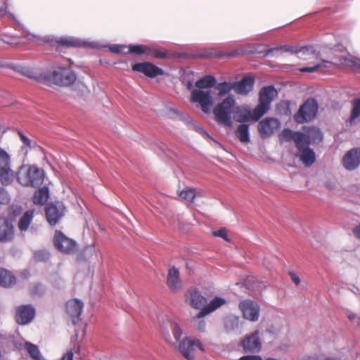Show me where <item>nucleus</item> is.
<instances>
[{
	"instance_id": "34",
	"label": "nucleus",
	"mask_w": 360,
	"mask_h": 360,
	"mask_svg": "<svg viewBox=\"0 0 360 360\" xmlns=\"http://www.w3.org/2000/svg\"><path fill=\"white\" fill-rule=\"evenodd\" d=\"M22 74L30 79L39 82L44 83L45 72H37L31 68H25L21 71Z\"/></svg>"
},
{
	"instance_id": "40",
	"label": "nucleus",
	"mask_w": 360,
	"mask_h": 360,
	"mask_svg": "<svg viewBox=\"0 0 360 360\" xmlns=\"http://www.w3.org/2000/svg\"><path fill=\"white\" fill-rule=\"evenodd\" d=\"M360 117V98L354 99L352 101V109L349 122L351 124L355 122Z\"/></svg>"
},
{
	"instance_id": "28",
	"label": "nucleus",
	"mask_w": 360,
	"mask_h": 360,
	"mask_svg": "<svg viewBox=\"0 0 360 360\" xmlns=\"http://www.w3.org/2000/svg\"><path fill=\"white\" fill-rule=\"evenodd\" d=\"M34 217V210H27L20 218L18 227L21 232L26 231Z\"/></svg>"
},
{
	"instance_id": "25",
	"label": "nucleus",
	"mask_w": 360,
	"mask_h": 360,
	"mask_svg": "<svg viewBox=\"0 0 360 360\" xmlns=\"http://www.w3.org/2000/svg\"><path fill=\"white\" fill-rule=\"evenodd\" d=\"M307 51L308 49L307 46L300 47L298 46H291V45H281L277 47L268 49L264 51V56H274V53L278 51L283 52H289L291 53H298L302 52L303 51Z\"/></svg>"
},
{
	"instance_id": "4",
	"label": "nucleus",
	"mask_w": 360,
	"mask_h": 360,
	"mask_svg": "<svg viewBox=\"0 0 360 360\" xmlns=\"http://www.w3.org/2000/svg\"><path fill=\"white\" fill-rule=\"evenodd\" d=\"M311 136L314 141L320 140L321 129L316 127H303L302 131H294L290 129L285 128L279 134L281 141H293L295 146L302 142L306 136Z\"/></svg>"
},
{
	"instance_id": "11",
	"label": "nucleus",
	"mask_w": 360,
	"mask_h": 360,
	"mask_svg": "<svg viewBox=\"0 0 360 360\" xmlns=\"http://www.w3.org/2000/svg\"><path fill=\"white\" fill-rule=\"evenodd\" d=\"M280 127L281 122L278 120L268 117L258 123L257 130L261 138L265 139L271 137Z\"/></svg>"
},
{
	"instance_id": "17",
	"label": "nucleus",
	"mask_w": 360,
	"mask_h": 360,
	"mask_svg": "<svg viewBox=\"0 0 360 360\" xmlns=\"http://www.w3.org/2000/svg\"><path fill=\"white\" fill-rule=\"evenodd\" d=\"M36 311L31 304L21 305L16 309L15 321L20 325L30 323L34 318Z\"/></svg>"
},
{
	"instance_id": "43",
	"label": "nucleus",
	"mask_w": 360,
	"mask_h": 360,
	"mask_svg": "<svg viewBox=\"0 0 360 360\" xmlns=\"http://www.w3.org/2000/svg\"><path fill=\"white\" fill-rule=\"evenodd\" d=\"M179 196L188 202H192L195 197V191L193 188H186L180 193Z\"/></svg>"
},
{
	"instance_id": "54",
	"label": "nucleus",
	"mask_w": 360,
	"mask_h": 360,
	"mask_svg": "<svg viewBox=\"0 0 360 360\" xmlns=\"http://www.w3.org/2000/svg\"><path fill=\"white\" fill-rule=\"evenodd\" d=\"M354 236L360 240V223H359L352 230Z\"/></svg>"
},
{
	"instance_id": "10",
	"label": "nucleus",
	"mask_w": 360,
	"mask_h": 360,
	"mask_svg": "<svg viewBox=\"0 0 360 360\" xmlns=\"http://www.w3.org/2000/svg\"><path fill=\"white\" fill-rule=\"evenodd\" d=\"M191 102L199 103L203 112L208 114L214 104L210 91L194 89L191 91Z\"/></svg>"
},
{
	"instance_id": "58",
	"label": "nucleus",
	"mask_w": 360,
	"mask_h": 360,
	"mask_svg": "<svg viewBox=\"0 0 360 360\" xmlns=\"http://www.w3.org/2000/svg\"><path fill=\"white\" fill-rule=\"evenodd\" d=\"M356 318V314H349L348 315V319L350 320V321H353L354 320V319Z\"/></svg>"
},
{
	"instance_id": "33",
	"label": "nucleus",
	"mask_w": 360,
	"mask_h": 360,
	"mask_svg": "<svg viewBox=\"0 0 360 360\" xmlns=\"http://www.w3.org/2000/svg\"><path fill=\"white\" fill-rule=\"evenodd\" d=\"M149 50H150V47L145 45L130 44L128 46L127 53L136 56H141L143 54L149 56Z\"/></svg>"
},
{
	"instance_id": "62",
	"label": "nucleus",
	"mask_w": 360,
	"mask_h": 360,
	"mask_svg": "<svg viewBox=\"0 0 360 360\" xmlns=\"http://www.w3.org/2000/svg\"><path fill=\"white\" fill-rule=\"evenodd\" d=\"M9 14V16L12 18V19H14V15L11 13H8Z\"/></svg>"
},
{
	"instance_id": "63",
	"label": "nucleus",
	"mask_w": 360,
	"mask_h": 360,
	"mask_svg": "<svg viewBox=\"0 0 360 360\" xmlns=\"http://www.w3.org/2000/svg\"><path fill=\"white\" fill-rule=\"evenodd\" d=\"M6 43L8 44H13V42H11V41H6Z\"/></svg>"
},
{
	"instance_id": "6",
	"label": "nucleus",
	"mask_w": 360,
	"mask_h": 360,
	"mask_svg": "<svg viewBox=\"0 0 360 360\" xmlns=\"http://www.w3.org/2000/svg\"><path fill=\"white\" fill-rule=\"evenodd\" d=\"M323 135L321 131V138L319 141H314L311 136H306L302 142L295 146L297 149L296 156L305 167H311L316 161L314 150L310 148V144H317L323 141Z\"/></svg>"
},
{
	"instance_id": "38",
	"label": "nucleus",
	"mask_w": 360,
	"mask_h": 360,
	"mask_svg": "<svg viewBox=\"0 0 360 360\" xmlns=\"http://www.w3.org/2000/svg\"><path fill=\"white\" fill-rule=\"evenodd\" d=\"M58 44L68 47H82L86 46V43L72 38H60L58 41Z\"/></svg>"
},
{
	"instance_id": "30",
	"label": "nucleus",
	"mask_w": 360,
	"mask_h": 360,
	"mask_svg": "<svg viewBox=\"0 0 360 360\" xmlns=\"http://www.w3.org/2000/svg\"><path fill=\"white\" fill-rule=\"evenodd\" d=\"M14 172L10 167L0 169V182L2 185L11 184L14 179Z\"/></svg>"
},
{
	"instance_id": "7",
	"label": "nucleus",
	"mask_w": 360,
	"mask_h": 360,
	"mask_svg": "<svg viewBox=\"0 0 360 360\" xmlns=\"http://www.w3.org/2000/svg\"><path fill=\"white\" fill-rule=\"evenodd\" d=\"M318 109L317 101L314 98H307L294 115L295 122L298 124H303L313 120L317 115Z\"/></svg>"
},
{
	"instance_id": "46",
	"label": "nucleus",
	"mask_w": 360,
	"mask_h": 360,
	"mask_svg": "<svg viewBox=\"0 0 360 360\" xmlns=\"http://www.w3.org/2000/svg\"><path fill=\"white\" fill-rule=\"evenodd\" d=\"M172 331L173 333V336L175 339L176 343L181 342L180 338L182 335V330L180 328V326L176 323L172 324Z\"/></svg>"
},
{
	"instance_id": "2",
	"label": "nucleus",
	"mask_w": 360,
	"mask_h": 360,
	"mask_svg": "<svg viewBox=\"0 0 360 360\" xmlns=\"http://www.w3.org/2000/svg\"><path fill=\"white\" fill-rule=\"evenodd\" d=\"M44 179V171L34 165L21 166L17 173L18 181L25 186L39 187L43 184Z\"/></svg>"
},
{
	"instance_id": "47",
	"label": "nucleus",
	"mask_w": 360,
	"mask_h": 360,
	"mask_svg": "<svg viewBox=\"0 0 360 360\" xmlns=\"http://www.w3.org/2000/svg\"><path fill=\"white\" fill-rule=\"evenodd\" d=\"M34 259L39 262H45L49 259V253L45 250H39L34 252Z\"/></svg>"
},
{
	"instance_id": "51",
	"label": "nucleus",
	"mask_w": 360,
	"mask_h": 360,
	"mask_svg": "<svg viewBox=\"0 0 360 360\" xmlns=\"http://www.w3.org/2000/svg\"><path fill=\"white\" fill-rule=\"evenodd\" d=\"M240 360H262V359L258 355H246L241 356Z\"/></svg>"
},
{
	"instance_id": "52",
	"label": "nucleus",
	"mask_w": 360,
	"mask_h": 360,
	"mask_svg": "<svg viewBox=\"0 0 360 360\" xmlns=\"http://www.w3.org/2000/svg\"><path fill=\"white\" fill-rule=\"evenodd\" d=\"M289 275L290 276L291 280L295 283V285H299L300 283V278L293 272H290Z\"/></svg>"
},
{
	"instance_id": "37",
	"label": "nucleus",
	"mask_w": 360,
	"mask_h": 360,
	"mask_svg": "<svg viewBox=\"0 0 360 360\" xmlns=\"http://www.w3.org/2000/svg\"><path fill=\"white\" fill-rule=\"evenodd\" d=\"M224 328L226 331L231 332L239 328V318L236 316H229L224 320Z\"/></svg>"
},
{
	"instance_id": "41",
	"label": "nucleus",
	"mask_w": 360,
	"mask_h": 360,
	"mask_svg": "<svg viewBox=\"0 0 360 360\" xmlns=\"http://www.w3.org/2000/svg\"><path fill=\"white\" fill-rule=\"evenodd\" d=\"M332 63L328 60H323L321 63H317L315 65L311 67H304L300 69V71L302 72H314L319 70L321 68H330Z\"/></svg>"
},
{
	"instance_id": "45",
	"label": "nucleus",
	"mask_w": 360,
	"mask_h": 360,
	"mask_svg": "<svg viewBox=\"0 0 360 360\" xmlns=\"http://www.w3.org/2000/svg\"><path fill=\"white\" fill-rule=\"evenodd\" d=\"M30 294L32 296H41L44 293V288L41 283H34L30 288Z\"/></svg>"
},
{
	"instance_id": "50",
	"label": "nucleus",
	"mask_w": 360,
	"mask_h": 360,
	"mask_svg": "<svg viewBox=\"0 0 360 360\" xmlns=\"http://www.w3.org/2000/svg\"><path fill=\"white\" fill-rule=\"evenodd\" d=\"M212 234H213V236H214L216 237H220V238H224L226 240H229L227 231L224 228H222V229H220L219 230L213 231Z\"/></svg>"
},
{
	"instance_id": "49",
	"label": "nucleus",
	"mask_w": 360,
	"mask_h": 360,
	"mask_svg": "<svg viewBox=\"0 0 360 360\" xmlns=\"http://www.w3.org/2000/svg\"><path fill=\"white\" fill-rule=\"evenodd\" d=\"M128 48L127 46L124 45H113L110 48V50L112 53H127L124 50Z\"/></svg>"
},
{
	"instance_id": "57",
	"label": "nucleus",
	"mask_w": 360,
	"mask_h": 360,
	"mask_svg": "<svg viewBox=\"0 0 360 360\" xmlns=\"http://www.w3.org/2000/svg\"><path fill=\"white\" fill-rule=\"evenodd\" d=\"M199 131L202 133L203 135L206 136L208 138H211L210 135L207 133V131L202 128H199Z\"/></svg>"
},
{
	"instance_id": "44",
	"label": "nucleus",
	"mask_w": 360,
	"mask_h": 360,
	"mask_svg": "<svg viewBox=\"0 0 360 360\" xmlns=\"http://www.w3.org/2000/svg\"><path fill=\"white\" fill-rule=\"evenodd\" d=\"M150 50H149V56H151L153 58H159V59H162V58H165L167 57L168 53L165 50L154 49V48H151V47H150Z\"/></svg>"
},
{
	"instance_id": "39",
	"label": "nucleus",
	"mask_w": 360,
	"mask_h": 360,
	"mask_svg": "<svg viewBox=\"0 0 360 360\" xmlns=\"http://www.w3.org/2000/svg\"><path fill=\"white\" fill-rule=\"evenodd\" d=\"M215 89L218 91V96L222 97L233 89V83L223 82L217 84Z\"/></svg>"
},
{
	"instance_id": "14",
	"label": "nucleus",
	"mask_w": 360,
	"mask_h": 360,
	"mask_svg": "<svg viewBox=\"0 0 360 360\" xmlns=\"http://www.w3.org/2000/svg\"><path fill=\"white\" fill-rule=\"evenodd\" d=\"M65 207L61 202L47 204L45 214L47 221L51 226H55L64 215Z\"/></svg>"
},
{
	"instance_id": "53",
	"label": "nucleus",
	"mask_w": 360,
	"mask_h": 360,
	"mask_svg": "<svg viewBox=\"0 0 360 360\" xmlns=\"http://www.w3.org/2000/svg\"><path fill=\"white\" fill-rule=\"evenodd\" d=\"M73 355L72 351H68L63 354L60 360H73Z\"/></svg>"
},
{
	"instance_id": "26",
	"label": "nucleus",
	"mask_w": 360,
	"mask_h": 360,
	"mask_svg": "<svg viewBox=\"0 0 360 360\" xmlns=\"http://www.w3.org/2000/svg\"><path fill=\"white\" fill-rule=\"evenodd\" d=\"M15 276L9 271L0 269V285L2 287L10 288L15 283Z\"/></svg>"
},
{
	"instance_id": "59",
	"label": "nucleus",
	"mask_w": 360,
	"mask_h": 360,
	"mask_svg": "<svg viewBox=\"0 0 360 360\" xmlns=\"http://www.w3.org/2000/svg\"><path fill=\"white\" fill-rule=\"evenodd\" d=\"M322 360H341V359L339 358H336V357H326Z\"/></svg>"
},
{
	"instance_id": "5",
	"label": "nucleus",
	"mask_w": 360,
	"mask_h": 360,
	"mask_svg": "<svg viewBox=\"0 0 360 360\" xmlns=\"http://www.w3.org/2000/svg\"><path fill=\"white\" fill-rule=\"evenodd\" d=\"M278 92L273 85L264 86L259 93V103L253 109V119L258 121L271 107L274 98L276 97Z\"/></svg>"
},
{
	"instance_id": "16",
	"label": "nucleus",
	"mask_w": 360,
	"mask_h": 360,
	"mask_svg": "<svg viewBox=\"0 0 360 360\" xmlns=\"http://www.w3.org/2000/svg\"><path fill=\"white\" fill-rule=\"evenodd\" d=\"M131 69L134 72L143 73L150 78L164 75V70L162 68L150 62L134 63L131 65Z\"/></svg>"
},
{
	"instance_id": "12",
	"label": "nucleus",
	"mask_w": 360,
	"mask_h": 360,
	"mask_svg": "<svg viewBox=\"0 0 360 360\" xmlns=\"http://www.w3.org/2000/svg\"><path fill=\"white\" fill-rule=\"evenodd\" d=\"M238 308L245 319L252 322L258 321L260 307L256 302L250 300H243L239 303Z\"/></svg>"
},
{
	"instance_id": "36",
	"label": "nucleus",
	"mask_w": 360,
	"mask_h": 360,
	"mask_svg": "<svg viewBox=\"0 0 360 360\" xmlns=\"http://www.w3.org/2000/svg\"><path fill=\"white\" fill-rule=\"evenodd\" d=\"M25 348L27 351L31 358L34 360H44L38 347L36 345L26 342L25 344Z\"/></svg>"
},
{
	"instance_id": "9",
	"label": "nucleus",
	"mask_w": 360,
	"mask_h": 360,
	"mask_svg": "<svg viewBox=\"0 0 360 360\" xmlns=\"http://www.w3.org/2000/svg\"><path fill=\"white\" fill-rule=\"evenodd\" d=\"M239 345L245 353H259L262 348L259 330H255L252 333L245 335L240 340Z\"/></svg>"
},
{
	"instance_id": "1",
	"label": "nucleus",
	"mask_w": 360,
	"mask_h": 360,
	"mask_svg": "<svg viewBox=\"0 0 360 360\" xmlns=\"http://www.w3.org/2000/svg\"><path fill=\"white\" fill-rule=\"evenodd\" d=\"M76 79L77 75L70 68L58 66L53 70L45 72V84L68 86L74 84Z\"/></svg>"
},
{
	"instance_id": "35",
	"label": "nucleus",
	"mask_w": 360,
	"mask_h": 360,
	"mask_svg": "<svg viewBox=\"0 0 360 360\" xmlns=\"http://www.w3.org/2000/svg\"><path fill=\"white\" fill-rule=\"evenodd\" d=\"M22 212V207L18 205H11L8 208V214L6 217H2L4 219H8V221H15L18 217H19Z\"/></svg>"
},
{
	"instance_id": "27",
	"label": "nucleus",
	"mask_w": 360,
	"mask_h": 360,
	"mask_svg": "<svg viewBox=\"0 0 360 360\" xmlns=\"http://www.w3.org/2000/svg\"><path fill=\"white\" fill-rule=\"evenodd\" d=\"M217 84L216 78L211 75H205L200 79H198L195 86L198 88L197 89L203 90L204 89H210L215 86Z\"/></svg>"
},
{
	"instance_id": "32",
	"label": "nucleus",
	"mask_w": 360,
	"mask_h": 360,
	"mask_svg": "<svg viewBox=\"0 0 360 360\" xmlns=\"http://www.w3.org/2000/svg\"><path fill=\"white\" fill-rule=\"evenodd\" d=\"M49 198V191L46 188H41L37 190L33 197V202L35 205H44Z\"/></svg>"
},
{
	"instance_id": "55",
	"label": "nucleus",
	"mask_w": 360,
	"mask_h": 360,
	"mask_svg": "<svg viewBox=\"0 0 360 360\" xmlns=\"http://www.w3.org/2000/svg\"><path fill=\"white\" fill-rule=\"evenodd\" d=\"M206 327V323L204 320H200L197 325V328L200 331H205Z\"/></svg>"
},
{
	"instance_id": "8",
	"label": "nucleus",
	"mask_w": 360,
	"mask_h": 360,
	"mask_svg": "<svg viewBox=\"0 0 360 360\" xmlns=\"http://www.w3.org/2000/svg\"><path fill=\"white\" fill-rule=\"evenodd\" d=\"M55 248L66 255H72L76 252L77 243L73 239L67 237L60 231L56 230L53 239Z\"/></svg>"
},
{
	"instance_id": "24",
	"label": "nucleus",
	"mask_w": 360,
	"mask_h": 360,
	"mask_svg": "<svg viewBox=\"0 0 360 360\" xmlns=\"http://www.w3.org/2000/svg\"><path fill=\"white\" fill-rule=\"evenodd\" d=\"M233 115L234 120L240 123L250 120L255 121L253 119V110L251 111L243 106H238L236 105Z\"/></svg>"
},
{
	"instance_id": "29",
	"label": "nucleus",
	"mask_w": 360,
	"mask_h": 360,
	"mask_svg": "<svg viewBox=\"0 0 360 360\" xmlns=\"http://www.w3.org/2000/svg\"><path fill=\"white\" fill-rule=\"evenodd\" d=\"M236 136L241 143H249L250 141L249 126L246 124H240L236 131Z\"/></svg>"
},
{
	"instance_id": "18",
	"label": "nucleus",
	"mask_w": 360,
	"mask_h": 360,
	"mask_svg": "<svg viewBox=\"0 0 360 360\" xmlns=\"http://www.w3.org/2000/svg\"><path fill=\"white\" fill-rule=\"evenodd\" d=\"M343 167L348 171H353L360 165V147L348 150L342 160Z\"/></svg>"
},
{
	"instance_id": "20",
	"label": "nucleus",
	"mask_w": 360,
	"mask_h": 360,
	"mask_svg": "<svg viewBox=\"0 0 360 360\" xmlns=\"http://www.w3.org/2000/svg\"><path fill=\"white\" fill-rule=\"evenodd\" d=\"M226 303V300L221 297L216 296L196 314V319H202L214 312Z\"/></svg>"
},
{
	"instance_id": "56",
	"label": "nucleus",
	"mask_w": 360,
	"mask_h": 360,
	"mask_svg": "<svg viewBox=\"0 0 360 360\" xmlns=\"http://www.w3.org/2000/svg\"><path fill=\"white\" fill-rule=\"evenodd\" d=\"M239 54V52L236 51H232V52H230V53H227L226 54H224L225 56H227V57H233V56H236L237 55Z\"/></svg>"
},
{
	"instance_id": "22",
	"label": "nucleus",
	"mask_w": 360,
	"mask_h": 360,
	"mask_svg": "<svg viewBox=\"0 0 360 360\" xmlns=\"http://www.w3.org/2000/svg\"><path fill=\"white\" fill-rule=\"evenodd\" d=\"M255 79L251 76L243 77L240 81L233 82L234 91L240 95H247L252 91Z\"/></svg>"
},
{
	"instance_id": "31",
	"label": "nucleus",
	"mask_w": 360,
	"mask_h": 360,
	"mask_svg": "<svg viewBox=\"0 0 360 360\" xmlns=\"http://www.w3.org/2000/svg\"><path fill=\"white\" fill-rule=\"evenodd\" d=\"M18 135L20 141L22 143V146L21 147L22 151L24 152L25 155H27L30 150L34 148L37 146L35 141H31L27 136H25L22 131H18Z\"/></svg>"
},
{
	"instance_id": "21",
	"label": "nucleus",
	"mask_w": 360,
	"mask_h": 360,
	"mask_svg": "<svg viewBox=\"0 0 360 360\" xmlns=\"http://www.w3.org/2000/svg\"><path fill=\"white\" fill-rule=\"evenodd\" d=\"M14 226L8 219L0 218V243H9L14 239Z\"/></svg>"
},
{
	"instance_id": "42",
	"label": "nucleus",
	"mask_w": 360,
	"mask_h": 360,
	"mask_svg": "<svg viewBox=\"0 0 360 360\" xmlns=\"http://www.w3.org/2000/svg\"><path fill=\"white\" fill-rule=\"evenodd\" d=\"M10 167V157L4 150L0 149V169Z\"/></svg>"
},
{
	"instance_id": "23",
	"label": "nucleus",
	"mask_w": 360,
	"mask_h": 360,
	"mask_svg": "<svg viewBox=\"0 0 360 360\" xmlns=\"http://www.w3.org/2000/svg\"><path fill=\"white\" fill-rule=\"evenodd\" d=\"M167 284L172 291L175 292L181 289V282L179 276V271L176 268L172 267L169 269Z\"/></svg>"
},
{
	"instance_id": "60",
	"label": "nucleus",
	"mask_w": 360,
	"mask_h": 360,
	"mask_svg": "<svg viewBox=\"0 0 360 360\" xmlns=\"http://www.w3.org/2000/svg\"><path fill=\"white\" fill-rule=\"evenodd\" d=\"M193 88V84L191 82H188L187 83V89H191Z\"/></svg>"
},
{
	"instance_id": "61",
	"label": "nucleus",
	"mask_w": 360,
	"mask_h": 360,
	"mask_svg": "<svg viewBox=\"0 0 360 360\" xmlns=\"http://www.w3.org/2000/svg\"><path fill=\"white\" fill-rule=\"evenodd\" d=\"M6 9V8L4 10L0 9V15H2L6 14L7 13Z\"/></svg>"
},
{
	"instance_id": "3",
	"label": "nucleus",
	"mask_w": 360,
	"mask_h": 360,
	"mask_svg": "<svg viewBox=\"0 0 360 360\" xmlns=\"http://www.w3.org/2000/svg\"><path fill=\"white\" fill-rule=\"evenodd\" d=\"M236 104L233 96H229L218 103L213 110L216 121L225 127L232 126V115Z\"/></svg>"
},
{
	"instance_id": "13",
	"label": "nucleus",
	"mask_w": 360,
	"mask_h": 360,
	"mask_svg": "<svg viewBox=\"0 0 360 360\" xmlns=\"http://www.w3.org/2000/svg\"><path fill=\"white\" fill-rule=\"evenodd\" d=\"M179 350L183 356L187 360H193V352L195 347L203 351V347L200 341L198 339L186 338L179 343Z\"/></svg>"
},
{
	"instance_id": "15",
	"label": "nucleus",
	"mask_w": 360,
	"mask_h": 360,
	"mask_svg": "<svg viewBox=\"0 0 360 360\" xmlns=\"http://www.w3.org/2000/svg\"><path fill=\"white\" fill-rule=\"evenodd\" d=\"M185 301L192 308L200 310L207 303L206 297L196 288H191L186 292Z\"/></svg>"
},
{
	"instance_id": "19",
	"label": "nucleus",
	"mask_w": 360,
	"mask_h": 360,
	"mask_svg": "<svg viewBox=\"0 0 360 360\" xmlns=\"http://www.w3.org/2000/svg\"><path fill=\"white\" fill-rule=\"evenodd\" d=\"M83 302L78 299L69 300L66 303V311L71 317L73 325H76L83 310Z\"/></svg>"
},
{
	"instance_id": "48",
	"label": "nucleus",
	"mask_w": 360,
	"mask_h": 360,
	"mask_svg": "<svg viewBox=\"0 0 360 360\" xmlns=\"http://www.w3.org/2000/svg\"><path fill=\"white\" fill-rule=\"evenodd\" d=\"M10 202V196L8 192L0 187V205H6Z\"/></svg>"
}]
</instances>
